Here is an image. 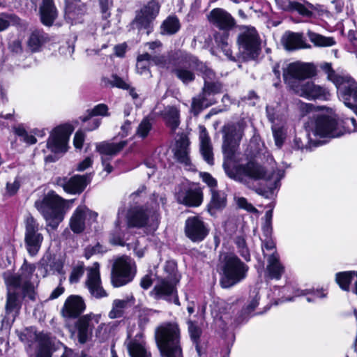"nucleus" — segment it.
Wrapping results in <instances>:
<instances>
[{"mask_svg":"<svg viewBox=\"0 0 357 357\" xmlns=\"http://www.w3.org/2000/svg\"><path fill=\"white\" fill-rule=\"evenodd\" d=\"M178 325L167 322L155 329V340L162 357H183Z\"/></svg>","mask_w":357,"mask_h":357,"instance_id":"3","label":"nucleus"},{"mask_svg":"<svg viewBox=\"0 0 357 357\" xmlns=\"http://www.w3.org/2000/svg\"><path fill=\"white\" fill-rule=\"evenodd\" d=\"M97 217V213L90 211L85 206H79L76 208L70 218V228L74 232L80 233L84 229L86 220L92 223L96 221Z\"/></svg>","mask_w":357,"mask_h":357,"instance_id":"21","label":"nucleus"},{"mask_svg":"<svg viewBox=\"0 0 357 357\" xmlns=\"http://www.w3.org/2000/svg\"><path fill=\"white\" fill-rule=\"evenodd\" d=\"M40 14L43 24L51 26L53 24L57 16V11L52 0H43Z\"/></svg>","mask_w":357,"mask_h":357,"instance_id":"33","label":"nucleus"},{"mask_svg":"<svg viewBox=\"0 0 357 357\" xmlns=\"http://www.w3.org/2000/svg\"><path fill=\"white\" fill-rule=\"evenodd\" d=\"M185 234L194 242H199L208 234L206 229L203 220L197 216L188 218L185 221Z\"/></svg>","mask_w":357,"mask_h":357,"instance_id":"24","label":"nucleus"},{"mask_svg":"<svg viewBox=\"0 0 357 357\" xmlns=\"http://www.w3.org/2000/svg\"><path fill=\"white\" fill-rule=\"evenodd\" d=\"M74 199L65 200L54 192H48L42 200L35 202V206L42 214L47 222V226L55 229L64 218V208L67 204H72Z\"/></svg>","mask_w":357,"mask_h":357,"instance_id":"4","label":"nucleus"},{"mask_svg":"<svg viewBox=\"0 0 357 357\" xmlns=\"http://www.w3.org/2000/svg\"><path fill=\"white\" fill-rule=\"evenodd\" d=\"M160 6L155 1H151L143 6L136 14L132 22L133 26L138 29H146L147 34L151 32V24L158 15Z\"/></svg>","mask_w":357,"mask_h":357,"instance_id":"16","label":"nucleus"},{"mask_svg":"<svg viewBox=\"0 0 357 357\" xmlns=\"http://www.w3.org/2000/svg\"><path fill=\"white\" fill-rule=\"evenodd\" d=\"M208 20L214 26L222 30H229L235 24L234 19L231 15L222 8L213 9L208 15Z\"/></svg>","mask_w":357,"mask_h":357,"instance_id":"26","label":"nucleus"},{"mask_svg":"<svg viewBox=\"0 0 357 357\" xmlns=\"http://www.w3.org/2000/svg\"><path fill=\"white\" fill-rule=\"evenodd\" d=\"M320 67L327 75V79L335 85L340 100L357 115V82L355 79L349 75L336 74L330 63H324Z\"/></svg>","mask_w":357,"mask_h":357,"instance_id":"2","label":"nucleus"},{"mask_svg":"<svg viewBox=\"0 0 357 357\" xmlns=\"http://www.w3.org/2000/svg\"><path fill=\"white\" fill-rule=\"evenodd\" d=\"M20 24V19L14 14L5 13L0 14V31H4L10 25H19Z\"/></svg>","mask_w":357,"mask_h":357,"instance_id":"51","label":"nucleus"},{"mask_svg":"<svg viewBox=\"0 0 357 357\" xmlns=\"http://www.w3.org/2000/svg\"><path fill=\"white\" fill-rule=\"evenodd\" d=\"M15 134L22 137V140L29 144H34L36 143V138L32 135H29L23 128L18 127L15 130Z\"/></svg>","mask_w":357,"mask_h":357,"instance_id":"62","label":"nucleus"},{"mask_svg":"<svg viewBox=\"0 0 357 357\" xmlns=\"http://www.w3.org/2000/svg\"><path fill=\"white\" fill-rule=\"evenodd\" d=\"M43 335L40 333L38 334L33 328H26L18 335L20 340L29 347L32 346L35 342H38L40 343L41 340L44 338L42 337Z\"/></svg>","mask_w":357,"mask_h":357,"instance_id":"45","label":"nucleus"},{"mask_svg":"<svg viewBox=\"0 0 357 357\" xmlns=\"http://www.w3.org/2000/svg\"><path fill=\"white\" fill-rule=\"evenodd\" d=\"M215 41L218 47H220L225 56L230 60L234 61L235 59L231 54L229 48V33L227 32L217 33L215 35Z\"/></svg>","mask_w":357,"mask_h":357,"instance_id":"44","label":"nucleus"},{"mask_svg":"<svg viewBox=\"0 0 357 357\" xmlns=\"http://www.w3.org/2000/svg\"><path fill=\"white\" fill-rule=\"evenodd\" d=\"M222 152L226 160H231L235 154L243 135V128L238 124H228L224 126L223 130Z\"/></svg>","mask_w":357,"mask_h":357,"instance_id":"13","label":"nucleus"},{"mask_svg":"<svg viewBox=\"0 0 357 357\" xmlns=\"http://www.w3.org/2000/svg\"><path fill=\"white\" fill-rule=\"evenodd\" d=\"M126 141L119 143L101 142L96 145V149L101 155V159L105 158L109 160L112 156L119 153L126 145Z\"/></svg>","mask_w":357,"mask_h":357,"instance_id":"36","label":"nucleus"},{"mask_svg":"<svg viewBox=\"0 0 357 357\" xmlns=\"http://www.w3.org/2000/svg\"><path fill=\"white\" fill-rule=\"evenodd\" d=\"M211 199L207 206V210L211 215L223 209L227 204L226 195L224 192L211 190Z\"/></svg>","mask_w":357,"mask_h":357,"instance_id":"38","label":"nucleus"},{"mask_svg":"<svg viewBox=\"0 0 357 357\" xmlns=\"http://www.w3.org/2000/svg\"><path fill=\"white\" fill-rule=\"evenodd\" d=\"M125 345L130 357H151L150 353L145 347L143 333L140 331L135 335L128 331Z\"/></svg>","mask_w":357,"mask_h":357,"instance_id":"23","label":"nucleus"},{"mask_svg":"<svg viewBox=\"0 0 357 357\" xmlns=\"http://www.w3.org/2000/svg\"><path fill=\"white\" fill-rule=\"evenodd\" d=\"M15 253L13 245L6 244L0 248V268H6L13 262Z\"/></svg>","mask_w":357,"mask_h":357,"instance_id":"46","label":"nucleus"},{"mask_svg":"<svg viewBox=\"0 0 357 357\" xmlns=\"http://www.w3.org/2000/svg\"><path fill=\"white\" fill-rule=\"evenodd\" d=\"M24 243L29 254L31 256L37 255L41 248L43 236L40 232L42 228L32 216L29 215L24 220Z\"/></svg>","mask_w":357,"mask_h":357,"instance_id":"12","label":"nucleus"},{"mask_svg":"<svg viewBox=\"0 0 357 357\" xmlns=\"http://www.w3.org/2000/svg\"><path fill=\"white\" fill-rule=\"evenodd\" d=\"M87 271L86 285L91 296L97 299L107 297L108 294L101 283L99 264L95 262Z\"/></svg>","mask_w":357,"mask_h":357,"instance_id":"18","label":"nucleus"},{"mask_svg":"<svg viewBox=\"0 0 357 357\" xmlns=\"http://www.w3.org/2000/svg\"><path fill=\"white\" fill-rule=\"evenodd\" d=\"M178 203L190 207L199 206L203 201V194L200 188H183L176 193Z\"/></svg>","mask_w":357,"mask_h":357,"instance_id":"25","label":"nucleus"},{"mask_svg":"<svg viewBox=\"0 0 357 357\" xmlns=\"http://www.w3.org/2000/svg\"><path fill=\"white\" fill-rule=\"evenodd\" d=\"M189 66L192 69H197V71L203 73L204 82L206 81L213 82L215 77L214 72L204 63L199 62L196 57H189Z\"/></svg>","mask_w":357,"mask_h":357,"instance_id":"43","label":"nucleus"},{"mask_svg":"<svg viewBox=\"0 0 357 357\" xmlns=\"http://www.w3.org/2000/svg\"><path fill=\"white\" fill-rule=\"evenodd\" d=\"M35 269L34 264L24 261L17 274L13 275L8 272L3 274L5 283L7 287H13V289L21 288L26 296L33 300L34 290L39 282L38 274H34Z\"/></svg>","mask_w":357,"mask_h":357,"instance_id":"6","label":"nucleus"},{"mask_svg":"<svg viewBox=\"0 0 357 357\" xmlns=\"http://www.w3.org/2000/svg\"><path fill=\"white\" fill-rule=\"evenodd\" d=\"M306 128L310 142L315 146L319 144L313 137L337 138L343 135L344 130L335 115L325 114H317L314 120L308 121Z\"/></svg>","mask_w":357,"mask_h":357,"instance_id":"5","label":"nucleus"},{"mask_svg":"<svg viewBox=\"0 0 357 357\" xmlns=\"http://www.w3.org/2000/svg\"><path fill=\"white\" fill-rule=\"evenodd\" d=\"M136 274L135 261L128 257L116 259L112 266L111 282L114 287H120L130 282Z\"/></svg>","mask_w":357,"mask_h":357,"instance_id":"9","label":"nucleus"},{"mask_svg":"<svg viewBox=\"0 0 357 357\" xmlns=\"http://www.w3.org/2000/svg\"><path fill=\"white\" fill-rule=\"evenodd\" d=\"M236 244L241 255L246 260H250V252L247 247L245 240L243 236H238L236 238Z\"/></svg>","mask_w":357,"mask_h":357,"instance_id":"59","label":"nucleus"},{"mask_svg":"<svg viewBox=\"0 0 357 357\" xmlns=\"http://www.w3.org/2000/svg\"><path fill=\"white\" fill-rule=\"evenodd\" d=\"M282 44L287 50H294L301 48H309L301 33L286 32L282 38Z\"/></svg>","mask_w":357,"mask_h":357,"instance_id":"32","label":"nucleus"},{"mask_svg":"<svg viewBox=\"0 0 357 357\" xmlns=\"http://www.w3.org/2000/svg\"><path fill=\"white\" fill-rule=\"evenodd\" d=\"M300 112L302 116L310 115L311 120H314L316 116L320 113L316 109L314 106L310 103L301 102L299 105Z\"/></svg>","mask_w":357,"mask_h":357,"instance_id":"56","label":"nucleus"},{"mask_svg":"<svg viewBox=\"0 0 357 357\" xmlns=\"http://www.w3.org/2000/svg\"><path fill=\"white\" fill-rule=\"evenodd\" d=\"M152 60L155 64H162L164 60L163 56H153L149 53H144L137 56V69H139L141 63Z\"/></svg>","mask_w":357,"mask_h":357,"instance_id":"61","label":"nucleus"},{"mask_svg":"<svg viewBox=\"0 0 357 357\" xmlns=\"http://www.w3.org/2000/svg\"><path fill=\"white\" fill-rule=\"evenodd\" d=\"M72 131L71 126L68 125L59 126L55 128L48 138L47 149L55 153L66 152Z\"/></svg>","mask_w":357,"mask_h":357,"instance_id":"15","label":"nucleus"},{"mask_svg":"<svg viewBox=\"0 0 357 357\" xmlns=\"http://www.w3.org/2000/svg\"><path fill=\"white\" fill-rule=\"evenodd\" d=\"M355 271L340 272L336 274L335 280L340 287L344 291L349 289V284L354 275Z\"/></svg>","mask_w":357,"mask_h":357,"instance_id":"50","label":"nucleus"},{"mask_svg":"<svg viewBox=\"0 0 357 357\" xmlns=\"http://www.w3.org/2000/svg\"><path fill=\"white\" fill-rule=\"evenodd\" d=\"M248 266L236 255L227 254L222 259L221 286L231 287L246 278Z\"/></svg>","mask_w":357,"mask_h":357,"instance_id":"8","label":"nucleus"},{"mask_svg":"<svg viewBox=\"0 0 357 357\" xmlns=\"http://www.w3.org/2000/svg\"><path fill=\"white\" fill-rule=\"evenodd\" d=\"M108 110L109 108L107 105L100 103L96 105L93 109L88 110L87 113H89L90 117L96 116H109Z\"/></svg>","mask_w":357,"mask_h":357,"instance_id":"58","label":"nucleus"},{"mask_svg":"<svg viewBox=\"0 0 357 357\" xmlns=\"http://www.w3.org/2000/svg\"><path fill=\"white\" fill-rule=\"evenodd\" d=\"M222 89V84L218 82H205L202 93L192 100V107L194 109H202L214 104L215 101L209 97L221 93Z\"/></svg>","mask_w":357,"mask_h":357,"instance_id":"19","label":"nucleus"},{"mask_svg":"<svg viewBox=\"0 0 357 357\" xmlns=\"http://www.w3.org/2000/svg\"><path fill=\"white\" fill-rule=\"evenodd\" d=\"M85 309V304L81 297L70 296L65 302L63 314L67 317H76Z\"/></svg>","mask_w":357,"mask_h":357,"instance_id":"31","label":"nucleus"},{"mask_svg":"<svg viewBox=\"0 0 357 357\" xmlns=\"http://www.w3.org/2000/svg\"><path fill=\"white\" fill-rule=\"evenodd\" d=\"M176 264L173 261H168L165 265V270L168 275L165 278H158L151 295L155 299H164L173 302L180 305L178 298L176 294V285L178 279L176 274Z\"/></svg>","mask_w":357,"mask_h":357,"instance_id":"7","label":"nucleus"},{"mask_svg":"<svg viewBox=\"0 0 357 357\" xmlns=\"http://www.w3.org/2000/svg\"><path fill=\"white\" fill-rule=\"evenodd\" d=\"M127 300L116 299L112 303V310L109 312L110 319L120 318L123 315L126 308L128 307Z\"/></svg>","mask_w":357,"mask_h":357,"instance_id":"49","label":"nucleus"},{"mask_svg":"<svg viewBox=\"0 0 357 357\" xmlns=\"http://www.w3.org/2000/svg\"><path fill=\"white\" fill-rule=\"evenodd\" d=\"M124 217V211H119L117 220L115 222V227L110 233L109 242L114 245H125L124 241V228L125 225H122V219Z\"/></svg>","mask_w":357,"mask_h":357,"instance_id":"35","label":"nucleus"},{"mask_svg":"<svg viewBox=\"0 0 357 357\" xmlns=\"http://www.w3.org/2000/svg\"><path fill=\"white\" fill-rule=\"evenodd\" d=\"M282 293L283 294L284 296L276 301V305L282 303L286 301H294V297L296 296H306V301L308 303H316L319 299H323L326 297V293H325L323 290L294 289L291 286H286L283 287L282 289Z\"/></svg>","mask_w":357,"mask_h":357,"instance_id":"17","label":"nucleus"},{"mask_svg":"<svg viewBox=\"0 0 357 357\" xmlns=\"http://www.w3.org/2000/svg\"><path fill=\"white\" fill-rule=\"evenodd\" d=\"M85 6L78 0H66L65 17L73 23L80 22L82 16L85 13Z\"/></svg>","mask_w":357,"mask_h":357,"instance_id":"30","label":"nucleus"},{"mask_svg":"<svg viewBox=\"0 0 357 357\" xmlns=\"http://www.w3.org/2000/svg\"><path fill=\"white\" fill-rule=\"evenodd\" d=\"M100 314H86L78 319L76 323L78 342L80 344L86 343L91 334L92 328L95 324H99Z\"/></svg>","mask_w":357,"mask_h":357,"instance_id":"22","label":"nucleus"},{"mask_svg":"<svg viewBox=\"0 0 357 357\" xmlns=\"http://www.w3.org/2000/svg\"><path fill=\"white\" fill-rule=\"evenodd\" d=\"M47 36L43 32L36 31L33 32L29 39L28 45L33 52H37L41 46L46 43Z\"/></svg>","mask_w":357,"mask_h":357,"instance_id":"47","label":"nucleus"},{"mask_svg":"<svg viewBox=\"0 0 357 357\" xmlns=\"http://www.w3.org/2000/svg\"><path fill=\"white\" fill-rule=\"evenodd\" d=\"M281 9L287 11H296L304 16H310L312 12L302 3L291 0H275Z\"/></svg>","mask_w":357,"mask_h":357,"instance_id":"40","label":"nucleus"},{"mask_svg":"<svg viewBox=\"0 0 357 357\" xmlns=\"http://www.w3.org/2000/svg\"><path fill=\"white\" fill-rule=\"evenodd\" d=\"M86 178V175H75L70 178L60 179L58 183L67 193L79 194L87 185Z\"/></svg>","mask_w":357,"mask_h":357,"instance_id":"27","label":"nucleus"},{"mask_svg":"<svg viewBox=\"0 0 357 357\" xmlns=\"http://www.w3.org/2000/svg\"><path fill=\"white\" fill-rule=\"evenodd\" d=\"M314 75V68L312 64L299 61L288 64L283 70L284 81L293 91L298 85L302 84L301 79L309 78Z\"/></svg>","mask_w":357,"mask_h":357,"instance_id":"10","label":"nucleus"},{"mask_svg":"<svg viewBox=\"0 0 357 357\" xmlns=\"http://www.w3.org/2000/svg\"><path fill=\"white\" fill-rule=\"evenodd\" d=\"M8 296L6 305V310L7 313L12 312H17L19 309V301L17 295L15 291H12L13 287H7Z\"/></svg>","mask_w":357,"mask_h":357,"instance_id":"53","label":"nucleus"},{"mask_svg":"<svg viewBox=\"0 0 357 357\" xmlns=\"http://www.w3.org/2000/svg\"><path fill=\"white\" fill-rule=\"evenodd\" d=\"M200 152L204 160L210 165H213V148L210 137L204 126H199Z\"/></svg>","mask_w":357,"mask_h":357,"instance_id":"29","label":"nucleus"},{"mask_svg":"<svg viewBox=\"0 0 357 357\" xmlns=\"http://www.w3.org/2000/svg\"><path fill=\"white\" fill-rule=\"evenodd\" d=\"M188 331L190 335L191 339L192 341L196 343V350L197 351L198 354H199V349L197 344V341L199 339L200 335H201V329L196 326L193 322L189 321L188 322Z\"/></svg>","mask_w":357,"mask_h":357,"instance_id":"60","label":"nucleus"},{"mask_svg":"<svg viewBox=\"0 0 357 357\" xmlns=\"http://www.w3.org/2000/svg\"><path fill=\"white\" fill-rule=\"evenodd\" d=\"M294 91L297 95L309 100H326L329 96V92L326 88L317 85L311 81L302 82V84L294 88Z\"/></svg>","mask_w":357,"mask_h":357,"instance_id":"20","label":"nucleus"},{"mask_svg":"<svg viewBox=\"0 0 357 357\" xmlns=\"http://www.w3.org/2000/svg\"><path fill=\"white\" fill-rule=\"evenodd\" d=\"M267 257V266L266 268V276L269 279L279 280L284 272V267L280 261V257L277 252L270 255H265Z\"/></svg>","mask_w":357,"mask_h":357,"instance_id":"28","label":"nucleus"},{"mask_svg":"<svg viewBox=\"0 0 357 357\" xmlns=\"http://www.w3.org/2000/svg\"><path fill=\"white\" fill-rule=\"evenodd\" d=\"M307 34L310 40L316 47H329L336 44V41L333 37L324 36L311 31H309Z\"/></svg>","mask_w":357,"mask_h":357,"instance_id":"42","label":"nucleus"},{"mask_svg":"<svg viewBox=\"0 0 357 357\" xmlns=\"http://www.w3.org/2000/svg\"><path fill=\"white\" fill-rule=\"evenodd\" d=\"M223 167L227 174L234 179L249 187L253 181H264L271 190L278 187L280 180L284 175L282 169L277 168L268 170L255 161H249L245 164L236 166L234 172L229 171L227 161L224 162Z\"/></svg>","mask_w":357,"mask_h":357,"instance_id":"1","label":"nucleus"},{"mask_svg":"<svg viewBox=\"0 0 357 357\" xmlns=\"http://www.w3.org/2000/svg\"><path fill=\"white\" fill-rule=\"evenodd\" d=\"M180 28L178 20L176 17H167L161 25V33L172 35L176 33Z\"/></svg>","mask_w":357,"mask_h":357,"instance_id":"48","label":"nucleus"},{"mask_svg":"<svg viewBox=\"0 0 357 357\" xmlns=\"http://www.w3.org/2000/svg\"><path fill=\"white\" fill-rule=\"evenodd\" d=\"M238 44L240 50L248 56L255 58L259 50V36L254 27L242 26L240 27Z\"/></svg>","mask_w":357,"mask_h":357,"instance_id":"14","label":"nucleus"},{"mask_svg":"<svg viewBox=\"0 0 357 357\" xmlns=\"http://www.w3.org/2000/svg\"><path fill=\"white\" fill-rule=\"evenodd\" d=\"M159 223V215L155 209L148 210L143 208H132L127 214L128 227H148L155 230Z\"/></svg>","mask_w":357,"mask_h":357,"instance_id":"11","label":"nucleus"},{"mask_svg":"<svg viewBox=\"0 0 357 357\" xmlns=\"http://www.w3.org/2000/svg\"><path fill=\"white\" fill-rule=\"evenodd\" d=\"M21 183L22 178L18 176L13 180L8 181L5 188L4 195L11 197L15 195L21 185Z\"/></svg>","mask_w":357,"mask_h":357,"instance_id":"54","label":"nucleus"},{"mask_svg":"<svg viewBox=\"0 0 357 357\" xmlns=\"http://www.w3.org/2000/svg\"><path fill=\"white\" fill-rule=\"evenodd\" d=\"M84 272V266L83 263L78 264L75 266L70 274L69 280L70 283H76L79 281V278L83 275Z\"/></svg>","mask_w":357,"mask_h":357,"instance_id":"63","label":"nucleus"},{"mask_svg":"<svg viewBox=\"0 0 357 357\" xmlns=\"http://www.w3.org/2000/svg\"><path fill=\"white\" fill-rule=\"evenodd\" d=\"M152 128V124L150 120L147 118H144L139 123L137 130V135L138 137L145 138L148 136L149 132Z\"/></svg>","mask_w":357,"mask_h":357,"instance_id":"57","label":"nucleus"},{"mask_svg":"<svg viewBox=\"0 0 357 357\" xmlns=\"http://www.w3.org/2000/svg\"><path fill=\"white\" fill-rule=\"evenodd\" d=\"M188 146L189 142L185 135L180 136L179 139L176 140L174 155L177 160L185 165L190 164V159L188 157Z\"/></svg>","mask_w":357,"mask_h":357,"instance_id":"37","label":"nucleus"},{"mask_svg":"<svg viewBox=\"0 0 357 357\" xmlns=\"http://www.w3.org/2000/svg\"><path fill=\"white\" fill-rule=\"evenodd\" d=\"M107 82L109 84V85L113 87H116L121 89H129V84L116 75H112L111 78L108 79Z\"/></svg>","mask_w":357,"mask_h":357,"instance_id":"64","label":"nucleus"},{"mask_svg":"<svg viewBox=\"0 0 357 357\" xmlns=\"http://www.w3.org/2000/svg\"><path fill=\"white\" fill-rule=\"evenodd\" d=\"M339 123L344 129L343 135L346 132H357V122L354 117H344Z\"/></svg>","mask_w":357,"mask_h":357,"instance_id":"55","label":"nucleus"},{"mask_svg":"<svg viewBox=\"0 0 357 357\" xmlns=\"http://www.w3.org/2000/svg\"><path fill=\"white\" fill-rule=\"evenodd\" d=\"M189 57H194L191 55H185L183 59L182 66H179L174 70L176 76L183 83L188 84L192 82L195 75L194 73L197 69H192L189 66Z\"/></svg>","mask_w":357,"mask_h":357,"instance_id":"34","label":"nucleus"},{"mask_svg":"<svg viewBox=\"0 0 357 357\" xmlns=\"http://www.w3.org/2000/svg\"><path fill=\"white\" fill-rule=\"evenodd\" d=\"M162 115L168 127L175 131L180 124L179 110L176 107L167 106L162 112Z\"/></svg>","mask_w":357,"mask_h":357,"instance_id":"39","label":"nucleus"},{"mask_svg":"<svg viewBox=\"0 0 357 357\" xmlns=\"http://www.w3.org/2000/svg\"><path fill=\"white\" fill-rule=\"evenodd\" d=\"M270 122L271 123V129L274 137L275 144L278 148H280L286 138V130L284 129L285 124H278V122L273 117L272 114H269Z\"/></svg>","mask_w":357,"mask_h":357,"instance_id":"41","label":"nucleus"},{"mask_svg":"<svg viewBox=\"0 0 357 357\" xmlns=\"http://www.w3.org/2000/svg\"><path fill=\"white\" fill-rule=\"evenodd\" d=\"M269 114H272L273 117L278 122V124H285L286 116L279 105L267 106L266 115L270 121Z\"/></svg>","mask_w":357,"mask_h":357,"instance_id":"52","label":"nucleus"}]
</instances>
